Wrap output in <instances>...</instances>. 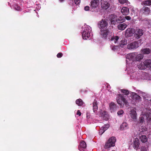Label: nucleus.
<instances>
[{
	"label": "nucleus",
	"instance_id": "nucleus-1",
	"mask_svg": "<svg viewBox=\"0 0 151 151\" xmlns=\"http://www.w3.org/2000/svg\"><path fill=\"white\" fill-rule=\"evenodd\" d=\"M98 25L100 29V35L104 39L106 38L110 35L109 30L107 29L108 23L105 20H102L99 22Z\"/></svg>",
	"mask_w": 151,
	"mask_h": 151
},
{
	"label": "nucleus",
	"instance_id": "nucleus-2",
	"mask_svg": "<svg viewBox=\"0 0 151 151\" xmlns=\"http://www.w3.org/2000/svg\"><path fill=\"white\" fill-rule=\"evenodd\" d=\"M116 141V139L115 137H111L106 142L104 148L106 149L109 150L110 148L115 146Z\"/></svg>",
	"mask_w": 151,
	"mask_h": 151
},
{
	"label": "nucleus",
	"instance_id": "nucleus-3",
	"mask_svg": "<svg viewBox=\"0 0 151 151\" xmlns=\"http://www.w3.org/2000/svg\"><path fill=\"white\" fill-rule=\"evenodd\" d=\"M99 0H93L91 2L90 10L93 12H98V6L99 4Z\"/></svg>",
	"mask_w": 151,
	"mask_h": 151
},
{
	"label": "nucleus",
	"instance_id": "nucleus-4",
	"mask_svg": "<svg viewBox=\"0 0 151 151\" xmlns=\"http://www.w3.org/2000/svg\"><path fill=\"white\" fill-rule=\"evenodd\" d=\"M116 100L117 103L120 105L122 107L124 105V104L122 103V101L125 104H127L128 102L127 100L122 94H119L118 95V96L116 98Z\"/></svg>",
	"mask_w": 151,
	"mask_h": 151
},
{
	"label": "nucleus",
	"instance_id": "nucleus-5",
	"mask_svg": "<svg viewBox=\"0 0 151 151\" xmlns=\"http://www.w3.org/2000/svg\"><path fill=\"white\" fill-rule=\"evenodd\" d=\"M144 118L148 121L151 120V113L150 112L145 113L143 115V116H141L139 118V122L140 123H143L144 121Z\"/></svg>",
	"mask_w": 151,
	"mask_h": 151
},
{
	"label": "nucleus",
	"instance_id": "nucleus-6",
	"mask_svg": "<svg viewBox=\"0 0 151 151\" xmlns=\"http://www.w3.org/2000/svg\"><path fill=\"white\" fill-rule=\"evenodd\" d=\"M150 13V8L146 6H143L140 10V13L143 15H147Z\"/></svg>",
	"mask_w": 151,
	"mask_h": 151
},
{
	"label": "nucleus",
	"instance_id": "nucleus-7",
	"mask_svg": "<svg viewBox=\"0 0 151 151\" xmlns=\"http://www.w3.org/2000/svg\"><path fill=\"white\" fill-rule=\"evenodd\" d=\"M143 34V31L142 30L137 29L134 31V36L137 39L139 38Z\"/></svg>",
	"mask_w": 151,
	"mask_h": 151
},
{
	"label": "nucleus",
	"instance_id": "nucleus-8",
	"mask_svg": "<svg viewBox=\"0 0 151 151\" xmlns=\"http://www.w3.org/2000/svg\"><path fill=\"white\" fill-rule=\"evenodd\" d=\"M139 46V43L137 42L134 41L132 42L127 46V48L129 50H131L134 49H136Z\"/></svg>",
	"mask_w": 151,
	"mask_h": 151
},
{
	"label": "nucleus",
	"instance_id": "nucleus-9",
	"mask_svg": "<svg viewBox=\"0 0 151 151\" xmlns=\"http://www.w3.org/2000/svg\"><path fill=\"white\" fill-rule=\"evenodd\" d=\"M130 116L134 121H136L137 119V113L135 110L132 109L130 112Z\"/></svg>",
	"mask_w": 151,
	"mask_h": 151
},
{
	"label": "nucleus",
	"instance_id": "nucleus-10",
	"mask_svg": "<svg viewBox=\"0 0 151 151\" xmlns=\"http://www.w3.org/2000/svg\"><path fill=\"white\" fill-rule=\"evenodd\" d=\"M101 7L102 9L106 10L109 7V4L108 2L101 0Z\"/></svg>",
	"mask_w": 151,
	"mask_h": 151
},
{
	"label": "nucleus",
	"instance_id": "nucleus-11",
	"mask_svg": "<svg viewBox=\"0 0 151 151\" xmlns=\"http://www.w3.org/2000/svg\"><path fill=\"white\" fill-rule=\"evenodd\" d=\"M136 55V53L135 52L130 53L127 55L126 58L127 59L133 61L135 60Z\"/></svg>",
	"mask_w": 151,
	"mask_h": 151
},
{
	"label": "nucleus",
	"instance_id": "nucleus-12",
	"mask_svg": "<svg viewBox=\"0 0 151 151\" xmlns=\"http://www.w3.org/2000/svg\"><path fill=\"white\" fill-rule=\"evenodd\" d=\"M110 110L111 112H114L116 110L117 107L116 105L113 102H111L109 104Z\"/></svg>",
	"mask_w": 151,
	"mask_h": 151
},
{
	"label": "nucleus",
	"instance_id": "nucleus-13",
	"mask_svg": "<svg viewBox=\"0 0 151 151\" xmlns=\"http://www.w3.org/2000/svg\"><path fill=\"white\" fill-rule=\"evenodd\" d=\"M91 33L86 31H83L82 34L83 39L85 40L88 39L91 36Z\"/></svg>",
	"mask_w": 151,
	"mask_h": 151
},
{
	"label": "nucleus",
	"instance_id": "nucleus-14",
	"mask_svg": "<svg viewBox=\"0 0 151 151\" xmlns=\"http://www.w3.org/2000/svg\"><path fill=\"white\" fill-rule=\"evenodd\" d=\"M139 141L138 138H135L133 142V147L136 150L138 149L139 147Z\"/></svg>",
	"mask_w": 151,
	"mask_h": 151
},
{
	"label": "nucleus",
	"instance_id": "nucleus-15",
	"mask_svg": "<svg viewBox=\"0 0 151 151\" xmlns=\"http://www.w3.org/2000/svg\"><path fill=\"white\" fill-rule=\"evenodd\" d=\"M110 22L111 24H115L116 22L117 16L115 14H111L110 16Z\"/></svg>",
	"mask_w": 151,
	"mask_h": 151
},
{
	"label": "nucleus",
	"instance_id": "nucleus-16",
	"mask_svg": "<svg viewBox=\"0 0 151 151\" xmlns=\"http://www.w3.org/2000/svg\"><path fill=\"white\" fill-rule=\"evenodd\" d=\"M100 116L102 118V119L104 120H107L108 119V115L107 112L105 111L101 113Z\"/></svg>",
	"mask_w": 151,
	"mask_h": 151
},
{
	"label": "nucleus",
	"instance_id": "nucleus-17",
	"mask_svg": "<svg viewBox=\"0 0 151 151\" xmlns=\"http://www.w3.org/2000/svg\"><path fill=\"white\" fill-rule=\"evenodd\" d=\"M129 9L128 7H124L121 10V12L122 14L124 15H127L129 14Z\"/></svg>",
	"mask_w": 151,
	"mask_h": 151
},
{
	"label": "nucleus",
	"instance_id": "nucleus-18",
	"mask_svg": "<svg viewBox=\"0 0 151 151\" xmlns=\"http://www.w3.org/2000/svg\"><path fill=\"white\" fill-rule=\"evenodd\" d=\"M119 39V37L117 36H113L111 37H109V39L112 41V42H114L115 44L117 43Z\"/></svg>",
	"mask_w": 151,
	"mask_h": 151
},
{
	"label": "nucleus",
	"instance_id": "nucleus-19",
	"mask_svg": "<svg viewBox=\"0 0 151 151\" xmlns=\"http://www.w3.org/2000/svg\"><path fill=\"white\" fill-rule=\"evenodd\" d=\"M144 63L146 68L151 70V60H146L144 61Z\"/></svg>",
	"mask_w": 151,
	"mask_h": 151
},
{
	"label": "nucleus",
	"instance_id": "nucleus-20",
	"mask_svg": "<svg viewBox=\"0 0 151 151\" xmlns=\"http://www.w3.org/2000/svg\"><path fill=\"white\" fill-rule=\"evenodd\" d=\"M133 30L132 29H127L125 31V35L127 37L131 36L133 34Z\"/></svg>",
	"mask_w": 151,
	"mask_h": 151
},
{
	"label": "nucleus",
	"instance_id": "nucleus-21",
	"mask_svg": "<svg viewBox=\"0 0 151 151\" xmlns=\"http://www.w3.org/2000/svg\"><path fill=\"white\" fill-rule=\"evenodd\" d=\"M127 25L125 23L120 24L118 25L117 28L119 30H123L127 27Z\"/></svg>",
	"mask_w": 151,
	"mask_h": 151
},
{
	"label": "nucleus",
	"instance_id": "nucleus-22",
	"mask_svg": "<svg viewBox=\"0 0 151 151\" xmlns=\"http://www.w3.org/2000/svg\"><path fill=\"white\" fill-rule=\"evenodd\" d=\"M141 52L143 54H148L151 52V50L148 48H146L142 49Z\"/></svg>",
	"mask_w": 151,
	"mask_h": 151
},
{
	"label": "nucleus",
	"instance_id": "nucleus-23",
	"mask_svg": "<svg viewBox=\"0 0 151 151\" xmlns=\"http://www.w3.org/2000/svg\"><path fill=\"white\" fill-rule=\"evenodd\" d=\"M98 103L97 101L95 99L93 103V109L94 112H95L98 109Z\"/></svg>",
	"mask_w": 151,
	"mask_h": 151
},
{
	"label": "nucleus",
	"instance_id": "nucleus-24",
	"mask_svg": "<svg viewBox=\"0 0 151 151\" xmlns=\"http://www.w3.org/2000/svg\"><path fill=\"white\" fill-rule=\"evenodd\" d=\"M125 21L124 17L122 16H121L119 17L116 20V22L118 23H122L124 22Z\"/></svg>",
	"mask_w": 151,
	"mask_h": 151
},
{
	"label": "nucleus",
	"instance_id": "nucleus-25",
	"mask_svg": "<svg viewBox=\"0 0 151 151\" xmlns=\"http://www.w3.org/2000/svg\"><path fill=\"white\" fill-rule=\"evenodd\" d=\"M141 4L145 6H150L151 5V0H147L143 1L142 2Z\"/></svg>",
	"mask_w": 151,
	"mask_h": 151
},
{
	"label": "nucleus",
	"instance_id": "nucleus-26",
	"mask_svg": "<svg viewBox=\"0 0 151 151\" xmlns=\"http://www.w3.org/2000/svg\"><path fill=\"white\" fill-rule=\"evenodd\" d=\"M86 147V145L84 141H82L80 143V145L78 147L79 148H85Z\"/></svg>",
	"mask_w": 151,
	"mask_h": 151
},
{
	"label": "nucleus",
	"instance_id": "nucleus-27",
	"mask_svg": "<svg viewBox=\"0 0 151 151\" xmlns=\"http://www.w3.org/2000/svg\"><path fill=\"white\" fill-rule=\"evenodd\" d=\"M127 44V40L125 38H122V40L120 41L119 45L121 46H122V45H126Z\"/></svg>",
	"mask_w": 151,
	"mask_h": 151
},
{
	"label": "nucleus",
	"instance_id": "nucleus-28",
	"mask_svg": "<svg viewBox=\"0 0 151 151\" xmlns=\"http://www.w3.org/2000/svg\"><path fill=\"white\" fill-rule=\"evenodd\" d=\"M120 128L121 130L127 129L128 128L127 124L125 122H123L121 125Z\"/></svg>",
	"mask_w": 151,
	"mask_h": 151
},
{
	"label": "nucleus",
	"instance_id": "nucleus-29",
	"mask_svg": "<svg viewBox=\"0 0 151 151\" xmlns=\"http://www.w3.org/2000/svg\"><path fill=\"white\" fill-rule=\"evenodd\" d=\"M76 104L79 106H81L84 104L82 100L81 99H78L76 100Z\"/></svg>",
	"mask_w": 151,
	"mask_h": 151
},
{
	"label": "nucleus",
	"instance_id": "nucleus-30",
	"mask_svg": "<svg viewBox=\"0 0 151 151\" xmlns=\"http://www.w3.org/2000/svg\"><path fill=\"white\" fill-rule=\"evenodd\" d=\"M143 58V55L141 54H139L136 55L135 57V60L137 61H139L142 59Z\"/></svg>",
	"mask_w": 151,
	"mask_h": 151
},
{
	"label": "nucleus",
	"instance_id": "nucleus-31",
	"mask_svg": "<svg viewBox=\"0 0 151 151\" xmlns=\"http://www.w3.org/2000/svg\"><path fill=\"white\" fill-rule=\"evenodd\" d=\"M138 68L140 70H144L146 68L144 63V61L143 62L141 63L140 64L137 65Z\"/></svg>",
	"mask_w": 151,
	"mask_h": 151
},
{
	"label": "nucleus",
	"instance_id": "nucleus-32",
	"mask_svg": "<svg viewBox=\"0 0 151 151\" xmlns=\"http://www.w3.org/2000/svg\"><path fill=\"white\" fill-rule=\"evenodd\" d=\"M119 45L118 44L117 45H112L111 46V49L114 51L117 50L119 48Z\"/></svg>",
	"mask_w": 151,
	"mask_h": 151
},
{
	"label": "nucleus",
	"instance_id": "nucleus-33",
	"mask_svg": "<svg viewBox=\"0 0 151 151\" xmlns=\"http://www.w3.org/2000/svg\"><path fill=\"white\" fill-rule=\"evenodd\" d=\"M141 142H145L147 141V138L145 135H142L140 137Z\"/></svg>",
	"mask_w": 151,
	"mask_h": 151
},
{
	"label": "nucleus",
	"instance_id": "nucleus-34",
	"mask_svg": "<svg viewBox=\"0 0 151 151\" xmlns=\"http://www.w3.org/2000/svg\"><path fill=\"white\" fill-rule=\"evenodd\" d=\"M91 28L90 27V26L88 25H86L85 27L84 31H86L89 32H91Z\"/></svg>",
	"mask_w": 151,
	"mask_h": 151
},
{
	"label": "nucleus",
	"instance_id": "nucleus-35",
	"mask_svg": "<svg viewBox=\"0 0 151 151\" xmlns=\"http://www.w3.org/2000/svg\"><path fill=\"white\" fill-rule=\"evenodd\" d=\"M121 91L122 93H123V94L125 95H127L129 93V92L128 90L124 89H121Z\"/></svg>",
	"mask_w": 151,
	"mask_h": 151
},
{
	"label": "nucleus",
	"instance_id": "nucleus-36",
	"mask_svg": "<svg viewBox=\"0 0 151 151\" xmlns=\"http://www.w3.org/2000/svg\"><path fill=\"white\" fill-rule=\"evenodd\" d=\"M14 9L17 11H20V7L17 4H14Z\"/></svg>",
	"mask_w": 151,
	"mask_h": 151
},
{
	"label": "nucleus",
	"instance_id": "nucleus-37",
	"mask_svg": "<svg viewBox=\"0 0 151 151\" xmlns=\"http://www.w3.org/2000/svg\"><path fill=\"white\" fill-rule=\"evenodd\" d=\"M133 98L136 100H139L140 98V96L137 95V93H135L133 95Z\"/></svg>",
	"mask_w": 151,
	"mask_h": 151
},
{
	"label": "nucleus",
	"instance_id": "nucleus-38",
	"mask_svg": "<svg viewBox=\"0 0 151 151\" xmlns=\"http://www.w3.org/2000/svg\"><path fill=\"white\" fill-rule=\"evenodd\" d=\"M109 127V125H105L101 127V129H103L105 131L107 130Z\"/></svg>",
	"mask_w": 151,
	"mask_h": 151
},
{
	"label": "nucleus",
	"instance_id": "nucleus-39",
	"mask_svg": "<svg viewBox=\"0 0 151 151\" xmlns=\"http://www.w3.org/2000/svg\"><path fill=\"white\" fill-rule=\"evenodd\" d=\"M127 0H119V2L121 4H123L127 2Z\"/></svg>",
	"mask_w": 151,
	"mask_h": 151
},
{
	"label": "nucleus",
	"instance_id": "nucleus-40",
	"mask_svg": "<svg viewBox=\"0 0 151 151\" xmlns=\"http://www.w3.org/2000/svg\"><path fill=\"white\" fill-rule=\"evenodd\" d=\"M123 113V111L122 110H120L118 111L117 114L118 115H122Z\"/></svg>",
	"mask_w": 151,
	"mask_h": 151
},
{
	"label": "nucleus",
	"instance_id": "nucleus-41",
	"mask_svg": "<svg viewBox=\"0 0 151 151\" xmlns=\"http://www.w3.org/2000/svg\"><path fill=\"white\" fill-rule=\"evenodd\" d=\"M73 1V0H72ZM80 0H74V2L75 4L76 5L79 4L80 3Z\"/></svg>",
	"mask_w": 151,
	"mask_h": 151
},
{
	"label": "nucleus",
	"instance_id": "nucleus-42",
	"mask_svg": "<svg viewBox=\"0 0 151 151\" xmlns=\"http://www.w3.org/2000/svg\"><path fill=\"white\" fill-rule=\"evenodd\" d=\"M63 54L61 52L58 53L57 55V57L58 58H61L63 56Z\"/></svg>",
	"mask_w": 151,
	"mask_h": 151
},
{
	"label": "nucleus",
	"instance_id": "nucleus-43",
	"mask_svg": "<svg viewBox=\"0 0 151 151\" xmlns=\"http://www.w3.org/2000/svg\"><path fill=\"white\" fill-rule=\"evenodd\" d=\"M104 131L101 128L99 132V133L100 135H102L104 132Z\"/></svg>",
	"mask_w": 151,
	"mask_h": 151
},
{
	"label": "nucleus",
	"instance_id": "nucleus-44",
	"mask_svg": "<svg viewBox=\"0 0 151 151\" xmlns=\"http://www.w3.org/2000/svg\"><path fill=\"white\" fill-rule=\"evenodd\" d=\"M124 18L128 20H130L131 19V18L129 16H126L124 17Z\"/></svg>",
	"mask_w": 151,
	"mask_h": 151
},
{
	"label": "nucleus",
	"instance_id": "nucleus-45",
	"mask_svg": "<svg viewBox=\"0 0 151 151\" xmlns=\"http://www.w3.org/2000/svg\"><path fill=\"white\" fill-rule=\"evenodd\" d=\"M84 9L85 11H87L90 9V7L88 6H86L84 7Z\"/></svg>",
	"mask_w": 151,
	"mask_h": 151
},
{
	"label": "nucleus",
	"instance_id": "nucleus-46",
	"mask_svg": "<svg viewBox=\"0 0 151 151\" xmlns=\"http://www.w3.org/2000/svg\"><path fill=\"white\" fill-rule=\"evenodd\" d=\"M76 114L77 115H78L79 116H81V113L79 110H78L77 111Z\"/></svg>",
	"mask_w": 151,
	"mask_h": 151
},
{
	"label": "nucleus",
	"instance_id": "nucleus-47",
	"mask_svg": "<svg viewBox=\"0 0 151 151\" xmlns=\"http://www.w3.org/2000/svg\"><path fill=\"white\" fill-rule=\"evenodd\" d=\"M142 151H146V149L144 147L142 148Z\"/></svg>",
	"mask_w": 151,
	"mask_h": 151
},
{
	"label": "nucleus",
	"instance_id": "nucleus-48",
	"mask_svg": "<svg viewBox=\"0 0 151 151\" xmlns=\"http://www.w3.org/2000/svg\"><path fill=\"white\" fill-rule=\"evenodd\" d=\"M79 150L80 151H84V150H81V148H79Z\"/></svg>",
	"mask_w": 151,
	"mask_h": 151
},
{
	"label": "nucleus",
	"instance_id": "nucleus-49",
	"mask_svg": "<svg viewBox=\"0 0 151 151\" xmlns=\"http://www.w3.org/2000/svg\"><path fill=\"white\" fill-rule=\"evenodd\" d=\"M59 1L60 2H62L63 1H64V0H59Z\"/></svg>",
	"mask_w": 151,
	"mask_h": 151
},
{
	"label": "nucleus",
	"instance_id": "nucleus-50",
	"mask_svg": "<svg viewBox=\"0 0 151 151\" xmlns=\"http://www.w3.org/2000/svg\"><path fill=\"white\" fill-rule=\"evenodd\" d=\"M111 151H115L114 150H112Z\"/></svg>",
	"mask_w": 151,
	"mask_h": 151
},
{
	"label": "nucleus",
	"instance_id": "nucleus-51",
	"mask_svg": "<svg viewBox=\"0 0 151 151\" xmlns=\"http://www.w3.org/2000/svg\"><path fill=\"white\" fill-rule=\"evenodd\" d=\"M102 151H105V150H102Z\"/></svg>",
	"mask_w": 151,
	"mask_h": 151
},
{
	"label": "nucleus",
	"instance_id": "nucleus-52",
	"mask_svg": "<svg viewBox=\"0 0 151 151\" xmlns=\"http://www.w3.org/2000/svg\"><path fill=\"white\" fill-rule=\"evenodd\" d=\"M150 101H151V99L150 100Z\"/></svg>",
	"mask_w": 151,
	"mask_h": 151
}]
</instances>
